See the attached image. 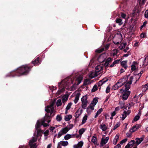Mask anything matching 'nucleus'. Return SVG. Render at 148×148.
<instances>
[{
	"mask_svg": "<svg viewBox=\"0 0 148 148\" xmlns=\"http://www.w3.org/2000/svg\"><path fill=\"white\" fill-rule=\"evenodd\" d=\"M120 124H121L120 122H118L114 126L113 129V130H114L120 125Z\"/></svg>",
	"mask_w": 148,
	"mask_h": 148,
	"instance_id": "42",
	"label": "nucleus"
},
{
	"mask_svg": "<svg viewBox=\"0 0 148 148\" xmlns=\"http://www.w3.org/2000/svg\"><path fill=\"white\" fill-rule=\"evenodd\" d=\"M103 111V109L102 108H101L99 109L97 112L96 113V114H97L99 115L100 114L101 112H102Z\"/></svg>",
	"mask_w": 148,
	"mask_h": 148,
	"instance_id": "49",
	"label": "nucleus"
},
{
	"mask_svg": "<svg viewBox=\"0 0 148 148\" xmlns=\"http://www.w3.org/2000/svg\"><path fill=\"white\" fill-rule=\"evenodd\" d=\"M91 141L94 143L95 145H98L99 144L97 143V139L96 137L93 136L91 139Z\"/></svg>",
	"mask_w": 148,
	"mask_h": 148,
	"instance_id": "19",
	"label": "nucleus"
},
{
	"mask_svg": "<svg viewBox=\"0 0 148 148\" xmlns=\"http://www.w3.org/2000/svg\"><path fill=\"white\" fill-rule=\"evenodd\" d=\"M72 81V80L70 79V78L68 77L65 78L63 80L60 82L58 83V85L60 86L61 85L63 86H64L66 88V86L69 85L70 82Z\"/></svg>",
	"mask_w": 148,
	"mask_h": 148,
	"instance_id": "3",
	"label": "nucleus"
},
{
	"mask_svg": "<svg viewBox=\"0 0 148 148\" xmlns=\"http://www.w3.org/2000/svg\"><path fill=\"white\" fill-rule=\"evenodd\" d=\"M33 66H31L29 64L22 66L18 68L16 70L11 72L9 76L14 77L26 75L28 74Z\"/></svg>",
	"mask_w": 148,
	"mask_h": 148,
	"instance_id": "1",
	"label": "nucleus"
},
{
	"mask_svg": "<svg viewBox=\"0 0 148 148\" xmlns=\"http://www.w3.org/2000/svg\"><path fill=\"white\" fill-rule=\"evenodd\" d=\"M83 145V142L82 141L79 142L77 145H74V148H81Z\"/></svg>",
	"mask_w": 148,
	"mask_h": 148,
	"instance_id": "15",
	"label": "nucleus"
},
{
	"mask_svg": "<svg viewBox=\"0 0 148 148\" xmlns=\"http://www.w3.org/2000/svg\"><path fill=\"white\" fill-rule=\"evenodd\" d=\"M107 143V141H106L105 139H104L103 138H102L101 142V144L102 146H103Z\"/></svg>",
	"mask_w": 148,
	"mask_h": 148,
	"instance_id": "34",
	"label": "nucleus"
},
{
	"mask_svg": "<svg viewBox=\"0 0 148 148\" xmlns=\"http://www.w3.org/2000/svg\"><path fill=\"white\" fill-rule=\"evenodd\" d=\"M109 64V63L107 61H106L105 62L104 64V65L105 67V68H107L108 67Z\"/></svg>",
	"mask_w": 148,
	"mask_h": 148,
	"instance_id": "59",
	"label": "nucleus"
},
{
	"mask_svg": "<svg viewBox=\"0 0 148 148\" xmlns=\"http://www.w3.org/2000/svg\"><path fill=\"white\" fill-rule=\"evenodd\" d=\"M114 148H121V145L119 144H118L114 147Z\"/></svg>",
	"mask_w": 148,
	"mask_h": 148,
	"instance_id": "64",
	"label": "nucleus"
},
{
	"mask_svg": "<svg viewBox=\"0 0 148 148\" xmlns=\"http://www.w3.org/2000/svg\"><path fill=\"white\" fill-rule=\"evenodd\" d=\"M87 97L86 95L83 96L81 98L82 107L84 109H86L88 103Z\"/></svg>",
	"mask_w": 148,
	"mask_h": 148,
	"instance_id": "5",
	"label": "nucleus"
},
{
	"mask_svg": "<svg viewBox=\"0 0 148 148\" xmlns=\"http://www.w3.org/2000/svg\"><path fill=\"white\" fill-rule=\"evenodd\" d=\"M122 93V99L123 100H126L128 97H129L130 95V94L131 92L130 91H123V92H121Z\"/></svg>",
	"mask_w": 148,
	"mask_h": 148,
	"instance_id": "6",
	"label": "nucleus"
},
{
	"mask_svg": "<svg viewBox=\"0 0 148 148\" xmlns=\"http://www.w3.org/2000/svg\"><path fill=\"white\" fill-rule=\"evenodd\" d=\"M140 118V115H137L134 118L133 121H136L139 119Z\"/></svg>",
	"mask_w": 148,
	"mask_h": 148,
	"instance_id": "44",
	"label": "nucleus"
},
{
	"mask_svg": "<svg viewBox=\"0 0 148 148\" xmlns=\"http://www.w3.org/2000/svg\"><path fill=\"white\" fill-rule=\"evenodd\" d=\"M41 122H40L39 121H38L37 123L35 125V128L36 130H39L41 125Z\"/></svg>",
	"mask_w": 148,
	"mask_h": 148,
	"instance_id": "24",
	"label": "nucleus"
},
{
	"mask_svg": "<svg viewBox=\"0 0 148 148\" xmlns=\"http://www.w3.org/2000/svg\"><path fill=\"white\" fill-rule=\"evenodd\" d=\"M127 138H125L124 139H123L120 142V144L122 145L124 143H125L126 141H127Z\"/></svg>",
	"mask_w": 148,
	"mask_h": 148,
	"instance_id": "52",
	"label": "nucleus"
},
{
	"mask_svg": "<svg viewBox=\"0 0 148 148\" xmlns=\"http://www.w3.org/2000/svg\"><path fill=\"white\" fill-rule=\"evenodd\" d=\"M79 110H77L75 112V116L76 118H78L79 116L81 114L82 112L79 114Z\"/></svg>",
	"mask_w": 148,
	"mask_h": 148,
	"instance_id": "31",
	"label": "nucleus"
},
{
	"mask_svg": "<svg viewBox=\"0 0 148 148\" xmlns=\"http://www.w3.org/2000/svg\"><path fill=\"white\" fill-rule=\"evenodd\" d=\"M83 78L81 77H79L76 80V82L74 83L73 86H74L75 85H78L79 84L82 80Z\"/></svg>",
	"mask_w": 148,
	"mask_h": 148,
	"instance_id": "14",
	"label": "nucleus"
},
{
	"mask_svg": "<svg viewBox=\"0 0 148 148\" xmlns=\"http://www.w3.org/2000/svg\"><path fill=\"white\" fill-rule=\"evenodd\" d=\"M68 144V143L67 141H61L58 143L57 147H61V145L63 146H65L67 145Z\"/></svg>",
	"mask_w": 148,
	"mask_h": 148,
	"instance_id": "12",
	"label": "nucleus"
},
{
	"mask_svg": "<svg viewBox=\"0 0 148 148\" xmlns=\"http://www.w3.org/2000/svg\"><path fill=\"white\" fill-rule=\"evenodd\" d=\"M94 105H93V106H92L91 105V104H90L89 106L87 108H89L91 110H94Z\"/></svg>",
	"mask_w": 148,
	"mask_h": 148,
	"instance_id": "60",
	"label": "nucleus"
},
{
	"mask_svg": "<svg viewBox=\"0 0 148 148\" xmlns=\"http://www.w3.org/2000/svg\"><path fill=\"white\" fill-rule=\"evenodd\" d=\"M68 96L67 95H66L63 96L62 99V102L64 103L66 101L68 100Z\"/></svg>",
	"mask_w": 148,
	"mask_h": 148,
	"instance_id": "35",
	"label": "nucleus"
},
{
	"mask_svg": "<svg viewBox=\"0 0 148 148\" xmlns=\"http://www.w3.org/2000/svg\"><path fill=\"white\" fill-rule=\"evenodd\" d=\"M135 143V140H131L127 145L128 146H130L131 147H133Z\"/></svg>",
	"mask_w": 148,
	"mask_h": 148,
	"instance_id": "26",
	"label": "nucleus"
},
{
	"mask_svg": "<svg viewBox=\"0 0 148 148\" xmlns=\"http://www.w3.org/2000/svg\"><path fill=\"white\" fill-rule=\"evenodd\" d=\"M72 117L71 115H69L65 116L64 119L66 121H69Z\"/></svg>",
	"mask_w": 148,
	"mask_h": 148,
	"instance_id": "28",
	"label": "nucleus"
},
{
	"mask_svg": "<svg viewBox=\"0 0 148 148\" xmlns=\"http://www.w3.org/2000/svg\"><path fill=\"white\" fill-rule=\"evenodd\" d=\"M130 75H128L124 76L123 78L120 79L119 82V83H122V85H124V84H126V82H127V81L128 79V77Z\"/></svg>",
	"mask_w": 148,
	"mask_h": 148,
	"instance_id": "8",
	"label": "nucleus"
},
{
	"mask_svg": "<svg viewBox=\"0 0 148 148\" xmlns=\"http://www.w3.org/2000/svg\"><path fill=\"white\" fill-rule=\"evenodd\" d=\"M115 21L116 23H118L119 25H121L123 24L122 20L121 18H117L116 19Z\"/></svg>",
	"mask_w": 148,
	"mask_h": 148,
	"instance_id": "27",
	"label": "nucleus"
},
{
	"mask_svg": "<svg viewBox=\"0 0 148 148\" xmlns=\"http://www.w3.org/2000/svg\"><path fill=\"white\" fill-rule=\"evenodd\" d=\"M62 103L61 102V100L60 99H58L56 103V106L57 107H58L59 106H60L62 105Z\"/></svg>",
	"mask_w": 148,
	"mask_h": 148,
	"instance_id": "36",
	"label": "nucleus"
},
{
	"mask_svg": "<svg viewBox=\"0 0 148 148\" xmlns=\"http://www.w3.org/2000/svg\"><path fill=\"white\" fill-rule=\"evenodd\" d=\"M104 50V48H102L101 49H99L95 51V52L98 53H100L102 52Z\"/></svg>",
	"mask_w": 148,
	"mask_h": 148,
	"instance_id": "45",
	"label": "nucleus"
},
{
	"mask_svg": "<svg viewBox=\"0 0 148 148\" xmlns=\"http://www.w3.org/2000/svg\"><path fill=\"white\" fill-rule=\"evenodd\" d=\"M37 139L36 138H35L34 137H32V139L30 140L29 141V144H33V143L36 142Z\"/></svg>",
	"mask_w": 148,
	"mask_h": 148,
	"instance_id": "29",
	"label": "nucleus"
},
{
	"mask_svg": "<svg viewBox=\"0 0 148 148\" xmlns=\"http://www.w3.org/2000/svg\"><path fill=\"white\" fill-rule=\"evenodd\" d=\"M85 129L82 128L79 130V133L80 135H81L85 132Z\"/></svg>",
	"mask_w": 148,
	"mask_h": 148,
	"instance_id": "43",
	"label": "nucleus"
},
{
	"mask_svg": "<svg viewBox=\"0 0 148 148\" xmlns=\"http://www.w3.org/2000/svg\"><path fill=\"white\" fill-rule=\"evenodd\" d=\"M145 17L147 18H148V10H146L145 13Z\"/></svg>",
	"mask_w": 148,
	"mask_h": 148,
	"instance_id": "56",
	"label": "nucleus"
},
{
	"mask_svg": "<svg viewBox=\"0 0 148 148\" xmlns=\"http://www.w3.org/2000/svg\"><path fill=\"white\" fill-rule=\"evenodd\" d=\"M133 79V77L131 76L129 80L127 82L126 84H124V85H125V89L123 90L125 91H130L129 90L130 88V85L132 83V82Z\"/></svg>",
	"mask_w": 148,
	"mask_h": 148,
	"instance_id": "4",
	"label": "nucleus"
},
{
	"mask_svg": "<svg viewBox=\"0 0 148 148\" xmlns=\"http://www.w3.org/2000/svg\"><path fill=\"white\" fill-rule=\"evenodd\" d=\"M89 82V80L87 79H86L84 80V83L83 84V85L82 86V87L83 86H86L88 84V82Z\"/></svg>",
	"mask_w": 148,
	"mask_h": 148,
	"instance_id": "37",
	"label": "nucleus"
},
{
	"mask_svg": "<svg viewBox=\"0 0 148 148\" xmlns=\"http://www.w3.org/2000/svg\"><path fill=\"white\" fill-rule=\"evenodd\" d=\"M105 79H103L98 82V86H101L103 84L105 83L108 80L107 79H106V80H105Z\"/></svg>",
	"mask_w": 148,
	"mask_h": 148,
	"instance_id": "18",
	"label": "nucleus"
},
{
	"mask_svg": "<svg viewBox=\"0 0 148 148\" xmlns=\"http://www.w3.org/2000/svg\"><path fill=\"white\" fill-rule=\"evenodd\" d=\"M131 70L132 71H134L136 69V66L134 64H132L131 65Z\"/></svg>",
	"mask_w": 148,
	"mask_h": 148,
	"instance_id": "51",
	"label": "nucleus"
},
{
	"mask_svg": "<svg viewBox=\"0 0 148 148\" xmlns=\"http://www.w3.org/2000/svg\"><path fill=\"white\" fill-rule=\"evenodd\" d=\"M112 59L110 57H109L107 58L106 61H107L109 64L110 63L112 62Z\"/></svg>",
	"mask_w": 148,
	"mask_h": 148,
	"instance_id": "55",
	"label": "nucleus"
},
{
	"mask_svg": "<svg viewBox=\"0 0 148 148\" xmlns=\"http://www.w3.org/2000/svg\"><path fill=\"white\" fill-rule=\"evenodd\" d=\"M129 114V112H127L126 111H124L123 113L122 114V120H124L127 116V115Z\"/></svg>",
	"mask_w": 148,
	"mask_h": 148,
	"instance_id": "21",
	"label": "nucleus"
},
{
	"mask_svg": "<svg viewBox=\"0 0 148 148\" xmlns=\"http://www.w3.org/2000/svg\"><path fill=\"white\" fill-rule=\"evenodd\" d=\"M119 82L118 81L116 84L112 88V89L114 90L118 89L121 86V85L118 86V84H119Z\"/></svg>",
	"mask_w": 148,
	"mask_h": 148,
	"instance_id": "17",
	"label": "nucleus"
},
{
	"mask_svg": "<svg viewBox=\"0 0 148 148\" xmlns=\"http://www.w3.org/2000/svg\"><path fill=\"white\" fill-rule=\"evenodd\" d=\"M56 119L58 121H60L62 119V117L60 115H58L56 117Z\"/></svg>",
	"mask_w": 148,
	"mask_h": 148,
	"instance_id": "47",
	"label": "nucleus"
},
{
	"mask_svg": "<svg viewBox=\"0 0 148 148\" xmlns=\"http://www.w3.org/2000/svg\"><path fill=\"white\" fill-rule=\"evenodd\" d=\"M97 90V86L95 84L93 86L92 89V92H95L96 90Z\"/></svg>",
	"mask_w": 148,
	"mask_h": 148,
	"instance_id": "40",
	"label": "nucleus"
},
{
	"mask_svg": "<svg viewBox=\"0 0 148 148\" xmlns=\"http://www.w3.org/2000/svg\"><path fill=\"white\" fill-rule=\"evenodd\" d=\"M145 36H146L145 34L142 33L140 34V36L141 38H143L145 37Z\"/></svg>",
	"mask_w": 148,
	"mask_h": 148,
	"instance_id": "63",
	"label": "nucleus"
},
{
	"mask_svg": "<svg viewBox=\"0 0 148 148\" xmlns=\"http://www.w3.org/2000/svg\"><path fill=\"white\" fill-rule=\"evenodd\" d=\"M47 119L46 116L45 115V117L44 119V120L41 121V125H43L44 127H46L48 126L47 124L45 123V121L47 122L48 123H49L51 121L50 119Z\"/></svg>",
	"mask_w": 148,
	"mask_h": 148,
	"instance_id": "7",
	"label": "nucleus"
},
{
	"mask_svg": "<svg viewBox=\"0 0 148 148\" xmlns=\"http://www.w3.org/2000/svg\"><path fill=\"white\" fill-rule=\"evenodd\" d=\"M114 53H113V56H114L115 55H116L117 56H119V55H117V54L119 52V51L117 50L116 49H114L113 50Z\"/></svg>",
	"mask_w": 148,
	"mask_h": 148,
	"instance_id": "38",
	"label": "nucleus"
},
{
	"mask_svg": "<svg viewBox=\"0 0 148 148\" xmlns=\"http://www.w3.org/2000/svg\"><path fill=\"white\" fill-rule=\"evenodd\" d=\"M110 87L108 86L107 87L106 90V92L107 93H108L110 92Z\"/></svg>",
	"mask_w": 148,
	"mask_h": 148,
	"instance_id": "53",
	"label": "nucleus"
},
{
	"mask_svg": "<svg viewBox=\"0 0 148 148\" xmlns=\"http://www.w3.org/2000/svg\"><path fill=\"white\" fill-rule=\"evenodd\" d=\"M127 45L126 42L124 43L123 45H121L122 47L120 48V49L121 50H122L123 49H124L125 47Z\"/></svg>",
	"mask_w": 148,
	"mask_h": 148,
	"instance_id": "54",
	"label": "nucleus"
},
{
	"mask_svg": "<svg viewBox=\"0 0 148 148\" xmlns=\"http://www.w3.org/2000/svg\"><path fill=\"white\" fill-rule=\"evenodd\" d=\"M72 103H69L67 106L66 109V110H69L71 108V107L72 105Z\"/></svg>",
	"mask_w": 148,
	"mask_h": 148,
	"instance_id": "48",
	"label": "nucleus"
},
{
	"mask_svg": "<svg viewBox=\"0 0 148 148\" xmlns=\"http://www.w3.org/2000/svg\"><path fill=\"white\" fill-rule=\"evenodd\" d=\"M100 126V128L103 131H105L107 130V127L106 126V125L105 124H101Z\"/></svg>",
	"mask_w": 148,
	"mask_h": 148,
	"instance_id": "25",
	"label": "nucleus"
},
{
	"mask_svg": "<svg viewBox=\"0 0 148 148\" xmlns=\"http://www.w3.org/2000/svg\"><path fill=\"white\" fill-rule=\"evenodd\" d=\"M97 99L95 98H94L93 99L92 101L91 104L94 105V106L97 103Z\"/></svg>",
	"mask_w": 148,
	"mask_h": 148,
	"instance_id": "33",
	"label": "nucleus"
},
{
	"mask_svg": "<svg viewBox=\"0 0 148 148\" xmlns=\"http://www.w3.org/2000/svg\"><path fill=\"white\" fill-rule=\"evenodd\" d=\"M144 137H141L139 138H136L135 139V140H136L135 142V145L136 146H137L140 144L141 142L143 140Z\"/></svg>",
	"mask_w": 148,
	"mask_h": 148,
	"instance_id": "9",
	"label": "nucleus"
},
{
	"mask_svg": "<svg viewBox=\"0 0 148 148\" xmlns=\"http://www.w3.org/2000/svg\"><path fill=\"white\" fill-rule=\"evenodd\" d=\"M45 111L47 112V113L45 114V115L47 119H51L55 115L54 113H53L55 111L54 107L49 108H45Z\"/></svg>",
	"mask_w": 148,
	"mask_h": 148,
	"instance_id": "2",
	"label": "nucleus"
},
{
	"mask_svg": "<svg viewBox=\"0 0 148 148\" xmlns=\"http://www.w3.org/2000/svg\"><path fill=\"white\" fill-rule=\"evenodd\" d=\"M64 134L60 130V131L58 133V136L57 137V138H60L62 135Z\"/></svg>",
	"mask_w": 148,
	"mask_h": 148,
	"instance_id": "50",
	"label": "nucleus"
},
{
	"mask_svg": "<svg viewBox=\"0 0 148 148\" xmlns=\"http://www.w3.org/2000/svg\"><path fill=\"white\" fill-rule=\"evenodd\" d=\"M88 116L86 115H85L82 119V124H84L87 120Z\"/></svg>",
	"mask_w": 148,
	"mask_h": 148,
	"instance_id": "32",
	"label": "nucleus"
},
{
	"mask_svg": "<svg viewBox=\"0 0 148 148\" xmlns=\"http://www.w3.org/2000/svg\"><path fill=\"white\" fill-rule=\"evenodd\" d=\"M127 60L123 61L121 63L122 67L124 68L125 70L127 69Z\"/></svg>",
	"mask_w": 148,
	"mask_h": 148,
	"instance_id": "16",
	"label": "nucleus"
},
{
	"mask_svg": "<svg viewBox=\"0 0 148 148\" xmlns=\"http://www.w3.org/2000/svg\"><path fill=\"white\" fill-rule=\"evenodd\" d=\"M132 76L133 77V78L134 77L136 79V81L135 82V83H136L140 78L141 77V75H139L138 74H134V75Z\"/></svg>",
	"mask_w": 148,
	"mask_h": 148,
	"instance_id": "22",
	"label": "nucleus"
},
{
	"mask_svg": "<svg viewBox=\"0 0 148 148\" xmlns=\"http://www.w3.org/2000/svg\"><path fill=\"white\" fill-rule=\"evenodd\" d=\"M71 125V127H70L69 128H68L67 127H66L64 128H62L61 130V131L63 133V134H65L66 133L70 130L71 129L73 128V125Z\"/></svg>",
	"mask_w": 148,
	"mask_h": 148,
	"instance_id": "13",
	"label": "nucleus"
},
{
	"mask_svg": "<svg viewBox=\"0 0 148 148\" xmlns=\"http://www.w3.org/2000/svg\"><path fill=\"white\" fill-rule=\"evenodd\" d=\"M91 110L89 108H87L86 112L88 114H90L91 112Z\"/></svg>",
	"mask_w": 148,
	"mask_h": 148,
	"instance_id": "58",
	"label": "nucleus"
},
{
	"mask_svg": "<svg viewBox=\"0 0 148 148\" xmlns=\"http://www.w3.org/2000/svg\"><path fill=\"white\" fill-rule=\"evenodd\" d=\"M119 135H118V134H117L116 136H115V138L114 139L115 140H116L117 142L118 141L119 139Z\"/></svg>",
	"mask_w": 148,
	"mask_h": 148,
	"instance_id": "61",
	"label": "nucleus"
},
{
	"mask_svg": "<svg viewBox=\"0 0 148 148\" xmlns=\"http://www.w3.org/2000/svg\"><path fill=\"white\" fill-rule=\"evenodd\" d=\"M32 63L34 65L36 66L40 64V58L39 57L36 58L35 59L32 61Z\"/></svg>",
	"mask_w": 148,
	"mask_h": 148,
	"instance_id": "10",
	"label": "nucleus"
},
{
	"mask_svg": "<svg viewBox=\"0 0 148 148\" xmlns=\"http://www.w3.org/2000/svg\"><path fill=\"white\" fill-rule=\"evenodd\" d=\"M102 69V68L99 65L97 66L95 68V69L97 72H99Z\"/></svg>",
	"mask_w": 148,
	"mask_h": 148,
	"instance_id": "39",
	"label": "nucleus"
},
{
	"mask_svg": "<svg viewBox=\"0 0 148 148\" xmlns=\"http://www.w3.org/2000/svg\"><path fill=\"white\" fill-rule=\"evenodd\" d=\"M80 95L81 94L79 93H77L76 95L74 101L75 103L76 104L77 102L79 99V97L80 96Z\"/></svg>",
	"mask_w": 148,
	"mask_h": 148,
	"instance_id": "23",
	"label": "nucleus"
},
{
	"mask_svg": "<svg viewBox=\"0 0 148 148\" xmlns=\"http://www.w3.org/2000/svg\"><path fill=\"white\" fill-rule=\"evenodd\" d=\"M74 136L75 135L74 134L71 135L70 134H68L64 136V138L65 140H67L71 138L74 137Z\"/></svg>",
	"mask_w": 148,
	"mask_h": 148,
	"instance_id": "20",
	"label": "nucleus"
},
{
	"mask_svg": "<svg viewBox=\"0 0 148 148\" xmlns=\"http://www.w3.org/2000/svg\"><path fill=\"white\" fill-rule=\"evenodd\" d=\"M54 104V103L53 102L51 104V105L50 106H47L46 107V108H51L52 107H53Z\"/></svg>",
	"mask_w": 148,
	"mask_h": 148,
	"instance_id": "57",
	"label": "nucleus"
},
{
	"mask_svg": "<svg viewBox=\"0 0 148 148\" xmlns=\"http://www.w3.org/2000/svg\"><path fill=\"white\" fill-rule=\"evenodd\" d=\"M58 86L59 87V89L56 93L57 95H60L62 92L64 91L65 88L64 86H63L61 85H60V86L58 85Z\"/></svg>",
	"mask_w": 148,
	"mask_h": 148,
	"instance_id": "11",
	"label": "nucleus"
},
{
	"mask_svg": "<svg viewBox=\"0 0 148 148\" xmlns=\"http://www.w3.org/2000/svg\"><path fill=\"white\" fill-rule=\"evenodd\" d=\"M30 148H36L37 146L36 143H34V144H29Z\"/></svg>",
	"mask_w": 148,
	"mask_h": 148,
	"instance_id": "46",
	"label": "nucleus"
},
{
	"mask_svg": "<svg viewBox=\"0 0 148 148\" xmlns=\"http://www.w3.org/2000/svg\"><path fill=\"white\" fill-rule=\"evenodd\" d=\"M110 95L107 96L106 97V99L104 101L105 102H107L108 100L110 98Z\"/></svg>",
	"mask_w": 148,
	"mask_h": 148,
	"instance_id": "62",
	"label": "nucleus"
},
{
	"mask_svg": "<svg viewBox=\"0 0 148 148\" xmlns=\"http://www.w3.org/2000/svg\"><path fill=\"white\" fill-rule=\"evenodd\" d=\"M37 133L38 136H41L42 135V131L40 129L37 130Z\"/></svg>",
	"mask_w": 148,
	"mask_h": 148,
	"instance_id": "41",
	"label": "nucleus"
},
{
	"mask_svg": "<svg viewBox=\"0 0 148 148\" xmlns=\"http://www.w3.org/2000/svg\"><path fill=\"white\" fill-rule=\"evenodd\" d=\"M137 130L136 126L135 125L130 130V131L131 132H133Z\"/></svg>",
	"mask_w": 148,
	"mask_h": 148,
	"instance_id": "30",
	"label": "nucleus"
}]
</instances>
